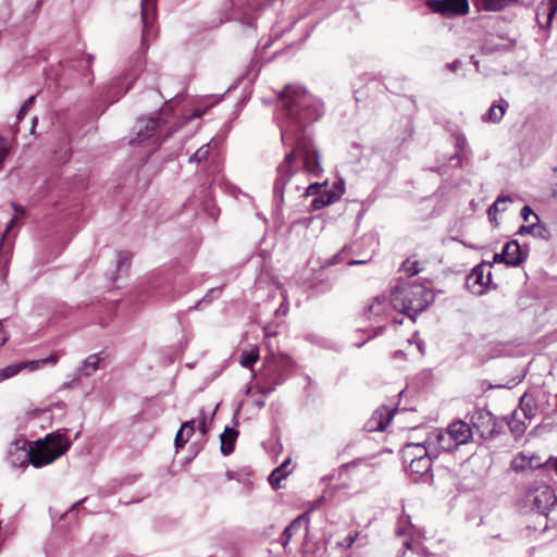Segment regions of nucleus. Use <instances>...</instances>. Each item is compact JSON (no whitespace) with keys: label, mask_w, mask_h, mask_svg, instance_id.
Here are the masks:
<instances>
[{"label":"nucleus","mask_w":557,"mask_h":557,"mask_svg":"<svg viewBox=\"0 0 557 557\" xmlns=\"http://www.w3.org/2000/svg\"><path fill=\"white\" fill-rule=\"evenodd\" d=\"M92 60H94V55H92V54H88V55H87V59H86V65H87L88 67H90V66H91V62H92Z\"/></svg>","instance_id":"obj_61"},{"label":"nucleus","mask_w":557,"mask_h":557,"mask_svg":"<svg viewBox=\"0 0 557 557\" xmlns=\"http://www.w3.org/2000/svg\"><path fill=\"white\" fill-rule=\"evenodd\" d=\"M554 468H555V471H556V473H557V459H556V460H555V462H554Z\"/></svg>","instance_id":"obj_64"},{"label":"nucleus","mask_w":557,"mask_h":557,"mask_svg":"<svg viewBox=\"0 0 557 557\" xmlns=\"http://www.w3.org/2000/svg\"><path fill=\"white\" fill-rule=\"evenodd\" d=\"M505 111L506 109L504 106L494 103L491 106L486 114L483 115V120L498 123L503 120Z\"/></svg>","instance_id":"obj_34"},{"label":"nucleus","mask_w":557,"mask_h":557,"mask_svg":"<svg viewBox=\"0 0 557 557\" xmlns=\"http://www.w3.org/2000/svg\"><path fill=\"white\" fill-rule=\"evenodd\" d=\"M9 152L7 140L0 136V163L7 158Z\"/></svg>","instance_id":"obj_46"},{"label":"nucleus","mask_w":557,"mask_h":557,"mask_svg":"<svg viewBox=\"0 0 557 557\" xmlns=\"http://www.w3.org/2000/svg\"><path fill=\"white\" fill-rule=\"evenodd\" d=\"M259 359V351L258 348H251L249 350H244L240 355V366L244 368H252V366L258 361Z\"/></svg>","instance_id":"obj_36"},{"label":"nucleus","mask_w":557,"mask_h":557,"mask_svg":"<svg viewBox=\"0 0 557 557\" xmlns=\"http://www.w3.org/2000/svg\"><path fill=\"white\" fill-rule=\"evenodd\" d=\"M396 410H397V409H393V410H391V411L386 414V417H385V422H384L385 428L389 424V422H391V420H392V418H393V416H394V413H395V411H396Z\"/></svg>","instance_id":"obj_58"},{"label":"nucleus","mask_w":557,"mask_h":557,"mask_svg":"<svg viewBox=\"0 0 557 557\" xmlns=\"http://www.w3.org/2000/svg\"><path fill=\"white\" fill-rule=\"evenodd\" d=\"M326 183H323V184H320V183H313V184H310L307 188H306V191L304 193V196L307 197V196H310V195H315L319 193L320 188L325 186Z\"/></svg>","instance_id":"obj_45"},{"label":"nucleus","mask_w":557,"mask_h":557,"mask_svg":"<svg viewBox=\"0 0 557 557\" xmlns=\"http://www.w3.org/2000/svg\"><path fill=\"white\" fill-rule=\"evenodd\" d=\"M35 98L36 96H30L23 104L22 107L24 108V110H27L29 111V109L33 107L34 102H35Z\"/></svg>","instance_id":"obj_54"},{"label":"nucleus","mask_w":557,"mask_h":557,"mask_svg":"<svg viewBox=\"0 0 557 557\" xmlns=\"http://www.w3.org/2000/svg\"><path fill=\"white\" fill-rule=\"evenodd\" d=\"M222 289L221 287H214L207 292V294L198 300L193 307H190V310H199L202 309L205 306L211 304L213 299H216L221 296Z\"/></svg>","instance_id":"obj_33"},{"label":"nucleus","mask_w":557,"mask_h":557,"mask_svg":"<svg viewBox=\"0 0 557 557\" xmlns=\"http://www.w3.org/2000/svg\"><path fill=\"white\" fill-rule=\"evenodd\" d=\"M472 432L475 431L484 440H494L502 432V423L485 408H476L469 419Z\"/></svg>","instance_id":"obj_5"},{"label":"nucleus","mask_w":557,"mask_h":557,"mask_svg":"<svg viewBox=\"0 0 557 557\" xmlns=\"http://www.w3.org/2000/svg\"><path fill=\"white\" fill-rule=\"evenodd\" d=\"M447 431L453 435V440L459 446L469 443L473 434L470 423H466L461 420L450 423L447 428Z\"/></svg>","instance_id":"obj_16"},{"label":"nucleus","mask_w":557,"mask_h":557,"mask_svg":"<svg viewBox=\"0 0 557 557\" xmlns=\"http://www.w3.org/2000/svg\"><path fill=\"white\" fill-rule=\"evenodd\" d=\"M368 260H358V259H350L347 261L348 265H358V264H364Z\"/></svg>","instance_id":"obj_57"},{"label":"nucleus","mask_w":557,"mask_h":557,"mask_svg":"<svg viewBox=\"0 0 557 557\" xmlns=\"http://www.w3.org/2000/svg\"><path fill=\"white\" fill-rule=\"evenodd\" d=\"M284 381V377H278L275 383L271 386H268V387H263L260 389V393L264 396H268L270 395L272 392H274L275 387L280 384H282Z\"/></svg>","instance_id":"obj_47"},{"label":"nucleus","mask_w":557,"mask_h":557,"mask_svg":"<svg viewBox=\"0 0 557 557\" xmlns=\"http://www.w3.org/2000/svg\"><path fill=\"white\" fill-rule=\"evenodd\" d=\"M256 405L258 407H263L264 406V401L263 400L257 401Z\"/></svg>","instance_id":"obj_63"},{"label":"nucleus","mask_w":557,"mask_h":557,"mask_svg":"<svg viewBox=\"0 0 557 557\" xmlns=\"http://www.w3.org/2000/svg\"><path fill=\"white\" fill-rule=\"evenodd\" d=\"M58 361H59L58 355L57 354H51L47 358H42V359H39V360L28 361L25 364H29V369L30 370H37L39 367L45 366V364H52V366H54V364L58 363Z\"/></svg>","instance_id":"obj_38"},{"label":"nucleus","mask_w":557,"mask_h":557,"mask_svg":"<svg viewBox=\"0 0 557 557\" xmlns=\"http://www.w3.org/2000/svg\"><path fill=\"white\" fill-rule=\"evenodd\" d=\"M534 457L528 458L524 454L520 453L513 457L511 461V469L516 472L523 471L525 469H535L540 467V463L533 462Z\"/></svg>","instance_id":"obj_25"},{"label":"nucleus","mask_w":557,"mask_h":557,"mask_svg":"<svg viewBox=\"0 0 557 557\" xmlns=\"http://www.w3.org/2000/svg\"><path fill=\"white\" fill-rule=\"evenodd\" d=\"M428 445L433 448L434 457L441 451H451L458 448V444L453 440V435L445 431H437L433 437L428 440Z\"/></svg>","instance_id":"obj_13"},{"label":"nucleus","mask_w":557,"mask_h":557,"mask_svg":"<svg viewBox=\"0 0 557 557\" xmlns=\"http://www.w3.org/2000/svg\"><path fill=\"white\" fill-rule=\"evenodd\" d=\"M344 193V184L341 181L339 183L334 184V189L325 190L324 193L314 197L311 201V207L313 210H320L341 198Z\"/></svg>","instance_id":"obj_14"},{"label":"nucleus","mask_w":557,"mask_h":557,"mask_svg":"<svg viewBox=\"0 0 557 557\" xmlns=\"http://www.w3.org/2000/svg\"><path fill=\"white\" fill-rule=\"evenodd\" d=\"M104 352H98L89 355L81 364L77 370L78 376H90L92 375L100 367V362L104 360Z\"/></svg>","instance_id":"obj_19"},{"label":"nucleus","mask_w":557,"mask_h":557,"mask_svg":"<svg viewBox=\"0 0 557 557\" xmlns=\"http://www.w3.org/2000/svg\"><path fill=\"white\" fill-rule=\"evenodd\" d=\"M163 123L159 116L139 119L135 125L136 136L131 139L132 144H144L150 138L159 141L163 133Z\"/></svg>","instance_id":"obj_7"},{"label":"nucleus","mask_w":557,"mask_h":557,"mask_svg":"<svg viewBox=\"0 0 557 557\" xmlns=\"http://www.w3.org/2000/svg\"><path fill=\"white\" fill-rule=\"evenodd\" d=\"M289 462L290 459H286L280 467L275 468L269 475V482L274 488H278L281 480H283L288 474V471H286L285 468L289 465Z\"/></svg>","instance_id":"obj_31"},{"label":"nucleus","mask_w":557,"mask_h":557,"mask_svg":"<svg viewBox=\"0 0 557 557\" xmlns=\"http://www.w3.org/2000/svg\"><path fill=\"white\" fill-rule=\"evenodd\" d=\"M540 228L539 222H533L530 225H521L519 230L517 231L518 235H525V234H532L535 233V231Z\"/></svg>","instance_id":"obj_41"},{"label":"nucleus","mask_w":557,"mask_h":557,"mask_svg":"<svg viewBox=\"0 0 557 557\" xmlns=\"http://www.w3.org/2000/svg\"><path fill=\"white\" fill-rule=\"evenodd\" d=\"M511 202V198L509 196H498L497 199L487 209V215L492 223H495V226L498 225L496 221V215L499 211H505L507 208H499V205Z\"/></svg>","instance_id":"obj_27"},{"label":"nucleus","mask_w":557,"mask_h":557,"mask_svg":"<svg viewBox=\"0 0 557 557\" xmlns=\"http://www.w3.org/2000/svg\"><path fill=\"white\" fill-rule=\"evenodd\" d=\"M198 426H199V430L202 433V435H206L209 430V426H208L207 420L203 414L198 420Z\"/></svg>","instance_id":"obj_50"},{"label":"nucleus","mask_w":557,"mask_h":557,"mask_svg":"<svg viewBox=\"0 0 557 557\" xmlns=\"http://www.w3.org/2000/svg\"><path fill=\"white\" fill-rule=\"evenodd\" d=\"M527 498L531 509L543 516H547L550 508L557 504L555 492L547 486L530 491Z\"/></svg>","instance_id":"obj_8"},{"label":"nucleus","mask_w":557,"mask_h":557,"mask_svg":"<svg viewBox=\"0 0 557 557\" xmlns=\"http://www.w3.org/2000/svg\"><path fill=\"white\" fill-rule=\"evenodd\" d=\"M126 481H127V479H125V480L113 479L110 482H108L106 485L100 487L99 494L102 497L111 496V495L115 494L123 486V484L127 483Z\"/></svg>","instance_id":"obj_35"},{"label":"nucleus","mask_w":557,"mask_h":557,"mask_svg":"<svg viewBox=\"0 0 557 557\" xmlns=\"http://www.w3.org/2000/svg\"><path fill=\"white\" fill-rule=\"evenodd\" d=\"M356 537H357V535L349 534L346 537H344V540L342 542H339L338 544L342 547L349 548L355 543Z\"/></svg>","instance_id":"obj_48"},{"label":"nucleus","mask_w":557,"mask_h":557,"mask_svg":"<svg viewBox=\"0 0 557 557\" xmlns=\"http://www.w3.org/2000/svg\"><path fill=\"white\" fill-rule=\"evenodd\" d=\"M426 5L433 12L446 17L463 15L469 11L468 0H428Z\"/></svg>","instance_id":"obj_9"},{"label":"nucleus","mask_w":557,"mask_h":557,"mask_svg":"<svg viewBox=\"0 0 557 557\" xmlns=\"http://www.w3.org/2000/svg\"><path fill=\"white\" fill-rule=\"evenodd\" d=\"M383 313V298L377 295L372 298V301L364 308V315L370 320L372 318L381 317Z\"/></svg>","instance_id":"obj_29"},{"label":"nucleus","mask_w":557,"mask_h":557,"mask_svg":"<svg viewBox=\"0 0 557 557\" xmlns=\"http://www.w3.org/2000/svg\"><path fill=\"white\" fill-rule=\"evenodd\" d=\"M27 112H28L27 110H24V108L21 107V109H20V111L17 113V116H16L17 120L21 121L26 115Z\"/></svg>","instance_id":"obj_59"},{"label":"nucleus","mask_w":557,"mask_h":557,"mask_svg":"<svg viewBox=\"0 0 557 557\" xmlns=\"http://www.w3.org/2000/svg\"><path fill=\"white\" fill-rule=\"evenodd\" d=\"M364 430L367 432H382L383 431V411L382 407H379L374 412L371 419L367 421L364 424Z\"/></svg>","instance_id":"obj_28"},{"label":"nucleus","mask_w":557,"mask_h":557,"mask_svg":"<svg viewBox=\"0 0 557 557\" xmlns=\"http://www.w3.org/2000/svg\"><path fill=\"white\" fill-rule=\"evenodd\" d=\"M493 261L496 262V263L504 262L505 264H507V257L505 255V247L503 248L502 252L494 255Z\"/></svg>","instance_id":"obj_51"},{"label":"nucleus","mask_w":557,"mask_h":557,"mask_svg":"<svg viewBox=\"0 0 557 557\" xmlns=\"http://www.w3.org/2000/svg\"><path fill=\"white\" fill-rule=\"evenodd\" d=\"M238 437V431L234 428L226 426L224 432L220 435L222 455L228 456L234 451L235 442Z\"/></svg>","instance_id":"obj_21"},{"label":"nucleus","mask_w":557,"mask_h":557,"mask_svg":"<svg viewBox=\"0 0 557 557\" xmlns=\"http://www.w3.org/2000/svg\"><path fill=\"white\" fill-rule=\"evenodd\" d=\"M505 255L507 257V265L509 267L520 265L528 257V252L521 249L520 244L516 239L505 245Z\"/></svg>","instance_id":"obj_18"},{"label":"nucleus","mask_w":557,"mask_h":557,"mask_svg":"<svg viewBox=\"0 0 557 557\" xmlns=\"http://www.w3.org/2000/svg\"><path fill=\"white\" fill-rule=\"evenodd\" d=\"M491 264L487 263H481L473 268L471 273L467 276L466 285L467 288L473 294L481 296L484 294L485 287L491 283L492 281V273L491 271L487 272V275L485 277V269L490 268Z\"/></svg>","instance_id":"obj_10"},{"label":"nucleus","mask_w":557,"mask_h":557,"mask_svg":"<svg viewBox=\"0 0 557 557\" xmlns=\"http://www.w3.org/2000/svg\"><path fill=\"white\" fill-rule=\"evenodd\" d=\"M419 448H431L430 445H424L420 443H408L401 449V459L404 465H409L414 460L419 459L418 449Z\"/></svg>","instance_id":"obj_23"},{"label":"nucleus","mask_w":557,"mask_h":557,"mask_svg":"<svg viewBox=\"0 0 557 557\" xmlns=\"http://www.w3.org/2000/svg\"><path fill=\"white\" fill-rule=\"evenodd\" d=\"M309 525V517L308 513H301L297 518H295L282 532L280 535V543L286 547L290 542L292 537L298 533L301 529L308 531Z\"/></svg>","instance_id":"obj_15"},{"label":"nucleus","mask_w":557,"mask_h":557,"mask_svg":"<svg viewBox=\"0 0 557 557\" xmlns=\"http://www.w3.org/2000/svg\"><path fill=\"white\" fill-rule=\"evenodd\" d=\"M466 145V138L463 136H459L457 138V151L456 153L450 158V161H454L456 160V165H460L461 164V161H460V157H459V152L463 149V146Z\"/></svg>","instance_id":"obj_43"},{"label":"nucleus","mask_w":557,"mask_h":557,"mask_svg":"<svg viewBox=\"0 0 557 557\" xmlns=\"http://www.w3.org/2000/svg\"><path fill=\"white\" fill-rule=\"evenodd\" d=\"M286 312H287V307H285L283 304L280 306L278 309L275 310L276 314H280V313L286 314Z\"/></svg>","instance_id":"obj_60"},{"label":"nucleus","mask_w":557,"mask_h":557,"mask_svg":"<svg viewBox=\"0 0 557 557\" xmlns=\"http://www.w3.org/2000/svg\"><path fill=\"white\" fill-rule=\"evenodd\" d=\"M36 123H37V117L35 116V117H33V124H32L30 133L34 132Z\"/></svg>","instance_id":"obj_62"},{"label":"nucleus","mask_w":557,"mask_h":557,"mask_svg":"<svg viewBox=\"0 0 557 557\" xmlns=\"http://www.w3.org/2000/svg\"><path fill=\"white\" fill-rule=\"evenodd\" d=\"M423 268L420 267V262L413 257L407 258L400 265L399 271L405 273L408 277L419 274Z\"/></svg>","instance_id":"obj_30"},{"label":"nucleus","mask_w":557,"mask_h":557,"mask_svg":"<svg viewBox=\"0 0 557 557\" xmlns=\"http://www.w3.org/2000/svg\"><path fill=\"white\" fill-rule=\"evenodd\" d=\"M157 0H141V44L140 53L136 57V65L139 66L144 62V55L148 50V40L151 37V28L154 20Z\"/></svg>","instance_id":"obj_6"},{"label":"nucleus","mask_w":557,"mask_h":557,"mask_svg":"<svg viewBox=\"0 0 557 557\" xmlns=\"http://www.w3.org/2000/svg\"><path fill=\"white\" fill-rule=\"evenodd\" d=\"M519 407H520L521 411L523 412V416L525 419L532 420L536 416L537 406H536L534 399L531 396H529L528 394H524L520 398Z\"/></svg>","instance_id":"obj_26"},{"label":"nucleus","mask_w":557,"mask_h":557,"mask_svg":"<svg viewBox=\"0 0 557 557\" xmlns=\"http://www.w3.org/2000/svg\"><path fill=\"white\" fill-rule=\"evenodd\" d=\"M196 420L184 422L174 438L176 449L183 448L195 432Z\"/></svg>","instance_id":"obj_22"},{"label":"nucleus","mask_w":557,"mask_h":557,"mask_svg":"<svg viewBox=\"0 0 557 557\" xmlns=\"http://www.w3.org/2000/svg\"><path fill=\"white\" fill-rule=\"evenodd\" d=\"M132 75H129V74H125L124 76L115 77L111 82L110 87H109V95L114 97V99L111 101V103L117 101L120 99V97L125 95L131 89L133 79L126 83V81Z\"/></svg>","instance_id":"obj_20"},{"label":"nucleus","mask_w":557,"mask_h":557,"mask_svg":"<svg viewBox=\"0 0 557 557\" xmlns=\"http://www.w3.org/2000/svg\"><path fill=\"white\" fill-rule=\"evenodd\" d=\"M520 214L524 221H529L530 216H533L536 222L540 221L539 216L533 212L530 206L522 207Z\"/></svg>","instance_id":"obj_44"},{"label":"nucleus","mask_w":557,"mask_h":557,"mask_svg":"<svg viewBox=\"0 0 557 557\" xmlns=\"http://www.w3.org/2000/svg\"><path fill=\"white\" fill-rule=\"evenodd\" d=\"M418 450L419 459L409 463L408 470L411 475H417V478H420L430 472L432 467V459L435 457L433 454V448H419Z\"/></svg>","instance_id":"obj_11"},{"label":"nucleus","mask_w":557,"mask_h":557,"mask_svg":"<svg viewBox=\"0 0 557 557\" xmlns=\"http://www.w3.org/2000/svg\"><path fill=\"white\" fill-rule=\"evenodd\" d=\"M508 428L510 430V432L515 435V436H521L525 430H527V424L517 419L516 418V411L512 413L511 416V419L508 421Z\"/></svg>","instance_id":"obj_37"},{"label":"nucleus","mask_w":557,"mask_h":557,"mask_svg":"<svg viewBox=\"0 0 557 557\" xmlns=\"http://www.w3.org/2000/svg\"><path fill=\"white\" fill-rule=\"evenodd\" d=\"M132 263V253L128 251L116 252V271L115 274L110 278L111 283H115L117 273H127Z\"/></svg>","instance_id":"obj_24"},{"label":"nucleus","mask_w":557,"mask_h":557,"mask_svg":"<svg viewBox=\"0 0 557 557\" xmlns=\"http://www.w3.org/2000/svg\"><path fill=\"white\" fill-rule=\"evenodd\" d=\"M515 45L516 40L512 39L508 45L496 46L494 50H510L512 47H515Z\"/></svg>","instance_id":"obj_55"},{"label":"nucleus","mask_w":557,"mask_h":557,"mask_svg":"<svg viewBox=\"0 0 557 557\" xmlns=\"http://www.w3.org/2000/svg\"><path fill=\"white\" fill-rule=\"evenodd\" d=\"M556 13L557 0H547L546 3L542 2L536 10V20L540 27L548 28Z\"/></svg>","instance_id":"obj_17"},{"label":"nucleus","mask_w":557,"mask_h":557,"mask_svg":"<svg viewBox=\"0 0 557 557\" xmlns=\"http://www.w3.org/2000/svg\"><path fill=\"white\" fill-rule=\"evenodd\" d=\"M433 301V292L422 284L403 283L393 287L391 292V304L394 309L412 320Z\"/></svg>","instance_id":"obj_3"},{"label":"nucleus","mask_w":557,"mask_h":557,"mask_svg":"<svg viewBox=\"0 0 557 557\" xmlns=\"http://www.w3.org/2000/svg\"><path fill=\"white\" fill-rule=\"evenodd\" d=\"M86 500H87V497H84V498L79 499L78 502L74 503L70 507V509L65 512V515L69 513L70 511L77 510Z\"/></svg>","instance_id":"obj_53"},{"label":"nucleus","mask_w":557,"mask_h":557,"mask_svg":"<svg viewBox=\"0 0 557 557\" xmlns=\"http://www.w3.org/2000/svg\"><path fill=\"white\" fill-rule=\"evenodd\" d=\"M461 62L459 60H455L451 63L447 64V69L450 71H456L460 66Z\"/></svg>","instance_id":"obj_56"},{"label":"nucleus","mask_w":557,"mask_h":557,"mask_svg":"<svg viewBox=\"0 0 557 557\" xmlns=\"http://www.w3.org/2000/svg\"><path fill=\"white\" fill-rule=\"evenodd\" d=\"M352 249V246L345 245L342 250L334 255L331 259L326 261V265H334L338 263L342 260V255L350 251Z\"/></svg>","instance_id":"obj_42"},{"label":"nucleus","mask_w":557,"mask_h":557,"mask_svg":"<svg viewBox=\"0 0 557 557\" xmlns=\"http://www.w3.org/2000/svg\"><path fill=\"white\" fill-rule=\"evenodd\" d=\"M278 0H245L235 4L232 15L226 20L233 18L243 25L255 29L257 17Z\"/></svg>","instance_id":"obj_4"},{"label":"nucleus","mask_w":557,"mask_h":557,"mask_svg":"<svg viewBox=\"0 0 557 557\" xmlns=\"http://www.w3.org/2000/svg\"><path fill=\"white\" fill-rule=\"evenodd\" d=\"M210 153V144H206L201 146L198 150H196L188 159L189 163H200L206 160Z\"/></svg>","instance_id":"obj_39"},{"label":"nucleus","mask_w":557,"mask_h":557,"mask_svg":"<svg viewBox=\"0 0 557 557\" xmlns=\"http://www.w3.org/2000/svg\"><path fill=\"white\" fill-rule=\"evenodd\" d=\"M72 446V441L66 435V430H58L39 438L29 446L24 438H17L10 445L8 461L12 467L26 468L33 465L40 468L52 463L64 455Z\"/></svg>","instance_id":"obj_2"},{"label":"nucleus","mask_w":557,"mask_h":557,"mask_svg":"<svg viewBox=\"0 0 557 557\" xmlns=\"http://www.w3.org/2000/svg\"><path fill=\"white\" fill-rule=\"evenodd\" d=\"M412 529V524L410 523L409 517H400L397 527L395 529V534L397 537H401V545L405 547V552H403L401 556L397 557H416L417 553L411 546V537L410 531Z\"/></svg>","instance_id":"obj_12"},{"label":"nucleus","mask_w":557,"mask_h":557,"mask_svg":"<svg viewBox=\"0 0 557 557\" xmlns=\"http://www.w3.org/2000/svg\"><path fill=\"white\" fill-rule=\"evenodd\" d=\"M281 101V138L285 146L292 147L276 166L273 183V202L276 209L284 205V193L300 190L294 180L302 171L319 177L323 173L321 153L314 145L307 126L324 114V104L317 97L298 85H287L278 94Z\"/></svg>","instance_id":"obj_1"},{"label":"nucleus","mask_w":557,"mask_h":557,"mask_svg":"<svg viewBox=\"0 0 557 557\" xmlns=\"http://www.w3.org/2000/svg\"><path fill=\"white\" fill-rule=\"evenodd\" d=\"M26 362H21L16 364L8 366L3 369H1L4 379H10L14 375H16L23 368H29V364H25Z\"/></svg>","instance_id":"obj_40"},{"label":"nucleus","mask_w":557,"mask_h":557,"mask_svg":"<svg viewBox=\"0 0 557 557\" xmlns=\"http://www.w3.org/2000/svg\"><path fill=\"white\" fill-rule=\"evenodd\" d=\"M533 236L546 239L548 236V231L544 225L540 224V228H537L535 233H533Z\"/></svg>","instance_id":"obj_49"},{"label":"nucleus","mask_w":557,"mask_h":557,"mask_svg":"<svg viewBox=\"0 0 557 557\" xmlns=\"http://www.w3.org/2000/svg\"><path fill=\"white\" fill-rule=\"evenodd\" d=\"M381 330H382V326H380V325L375 326L373 333L366 341H363L361 343H356L355 346L358 348L362 347L370 338H372L373 336H376Z\"/></svg>","instance_id":"obj_52"},{"label":"nucleus","mask_w":557,"mask_h":557,"mask_svg":"<svg viewBox=\"0 0 557 557\" xmlns=\"http://www.w3.org/2000/svg\"><path fill=\"white\" fill-rule=\"evenodd\" d=\"M517 2L518 0H482L481 7L485 11H500Z\"/></svg>","instance_id":"obj_32"}]
</instances>
